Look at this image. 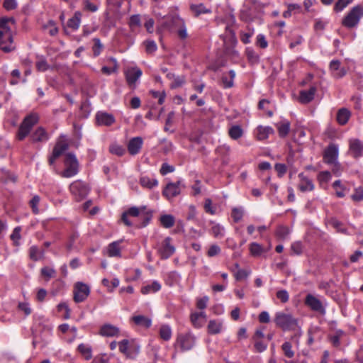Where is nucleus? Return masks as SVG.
<instances>
[{"label": "nucleus", "mask_w": 363, "mask_h": 363, "mask_svg": "<svg viewBox=\"0 0 363 363\" xmlns=\"http://www.w3.org/2000/svg\"><path fill=\"white\" fill-rule=\"evenodd\" d=\"M13 18L3 17L0 18V49L5 52H9L15 49L13 36L9 23H14Z\"/></svg>", "instance_id": "nucleus-1"}, {"label": "nucleus", "mask_w": 363, "mask_h": 363, "mask_svg": "<svg viewBox=\"0 0 363 363\" xmlns=\"http://www.w3.org/2000/svg\"><path fill=\"white\" fill-rule=\"evenodd\" d=\"M276 325L283 330H294L297 327V319L290 313L277 312L274 320Z\"/></svg>", "instance_id": "nucleus-2"}, {"label": "nucleus", "mask_w": 363, "mask_h": 363, "mask_svg": "<svg viewBox=\"0 0 363 363\" xmlns=\"http://www.w3.org/2000/svg\"><path fill=\"white\" fill-rule=\"evenodd\" d=\"M362 16L363 6L357 5L353 7L345 16L342 19V24L347 28H354L358 25Z\"/></svg>", "instance_id": "nucleus-3"}, {"label": "nucleus", "mask_w": 363, "mask_h": 363, "mask_svg": "<svg viewBox=\"0 0 363 363\" xmlns=\"http://www.w3.org/2000/svg\"><path fill=\"white\" fill-rule=\"evenodd\" d=\"M69 191L75 201H80L88 195L90 188L86 183L77 180L69 185Z\"/></svg>", "instance_id": "nucleus-4"}, {"label": "nucleus", "mask_w": 363, "mask_h": 363, "mask_svg": "<svg viewBox=\"0 0 363 363\" xmlns=\"http://www.w3.org/2000/svg\"><path fill=\"white\" fill-rule=\"evenodd\" d=\"M65 169L62 172L61 176L69 178L78 173V161L72 153H67L65 159Z\"/></svg>", "instance_id": "nucleus-5"}, {"label": "nucleus", "mask_w": 363, "mask_h": 363, "mask_svg": "<svg viewBox=\"0 0 363 363\" xmlns=\"http://www.w3.org/2000/svg\"><path fill=\"white\" fill-rule=\"evenodd\" d=\"M38 122V117L35 114L27 116L21 123L18 131V139L23 140L30 133L33 126Z\"/></svg>", "instance_id": "nucleus-6"}, {"label": "nucleus", "mask_w": 363, "mask_h": 363, "mask_svg": "<svg viewBox=\"0 0 363 363\" xmlns=\"http://www.w3.org/2000/svg\"><path fill=\"white\" fill-rule=\"evenodd\" d=\"M195 337L191 333H179L177 337L175 346H179L181 351L191 350L195 345Z\"/></svg>", "instance_id": "nucleus-7"}, {"label": "nucleus", "mask_w": 363, "mask_h": 363, "mask_svg": "<svg viewBox=\"0 0 363 363\" xmlns=\"http://www.w3.org/2000/svg\"><path fill=\"white\" fill-rule=\"evenodd\" d=\"M74 301L76 303L83 302L90 294L89 286L82 282H77L74 286Z\"/></svg>", "instance_id": "nucleus-8"}, {"label": "nucleus", "mask_w": 363, "mask_h": 363, "mask_svg": "<svg viewBox=\"0 0 363 363\" xmlns=\"http://www.w3.org/2000/svg\"><path fill=\"white\" fill-rule=\"evenodd\" d=\"M305 304L311 308V310L317 312L321 315H325L326 313L325 307L323 302L319 300L316 296L308 294L305 298Z\"/></svg>", "instance_id": "nucleus-9"}, {"label": "nucleus", "mask_w": 363, "mask_h": 363, "mask_svg": "<svg viewBox=\"0 0 363 363\" xmlns=\"http://www.w3.org/2000/svg\"><path fill=\"white\" fill-rule=\"evenodd\" d=\"M182 187H184L181 181L175 183L169 182L162 191V195L168 200L178 196L181 193Z\"/></svg>", "instance_id": "nucleus-10"}, {"label": "nucleus", "mask_w": 363, "mask_h": 363, "mask_svg": "<svg viewBox=\"0 0 363 363\" xmlns=\"http://www.w3.org/2000/svg\"><path fill=\"white\" fill-rule=\"evenodd\" d=\"M67 149L68 144L65 141L58 140L53 148L52 155L49 157L48 162L50 165H52L56 159L60 157Z\"/></svg>", "instance_id": "nucleus-11"}, {"label": "nucleus", "mask_w": 363, "mask_h": 363, "mask_svg": "<svg viewBox=\"0 0 363 363\" xmlns=\"http://www.w3.org/2000/svg\"><path fill=\"white\" fill-rule=\"evenodd\" d=\"M145 210V207H143L141 208H138L135 206L130 208L128 211H125L121 216V220L127 226L133 225V223L131 222L128 219V216L133 217H140L142 212Z\"/></svg>", "instance_id": "nucleus-12"}, {"label": "nucleus", "mask_w": 363, "mask_h": 363, "mask_svg": "<svg viewBox=\"0 0 363 363\" xmlns=\"http://www.w3.org/2000/svg\"><path fill=\"white\" fill-rule=\"evenodd\" d=\"M171 241L172 238L169 237H167L164 240L162 247L159 250L162 259H167L174 254L175 248L172 245H171Z\"/></svg>", "instance_id": "nucleus-13"}, {"label": "nucleus", "mask_w": 363, "mask_h": 363, "mask_svg": "<svg viewBox=\"0 0 363 363\" xmlns=\"http://www.w3.org/2000/svg\"><path fill=\"white\" fill-rule=\"evenodd\" d=\"M338 155V149L334 144L330 145L324 152L323 160L325 163L336 164Z\"/></svg>", "instance_id": "nucleus-14"}, {"label": "nucleus", "mask_w": 363, "mask_h": 363, "mask_svg": "<svg viewBox=\"0 0 363 363\" xmlns=\"http://www.w3.org/2000/svg\"><path fill=\"white\" fill-rule=\"evenodd\" d=\"M142 70L138 67H129L125 71L126 81L129 86L135 84L137 80L141 77Z\"/></svg>", "instance_id": "nucleus-15"}, {"label": "nucleus", "mask_w": 363, "mask_h": 363, "mask_svg": "<svg viewBox=\"0 0 363 363\" xmlns=\"http://www.w3.org/2000/svg\"><path fill=\"white\" fill-rule=\"evenodd\" d=\"M96 122L99 125L110 126L114 123L115 118L111 113L99 111L96 114Z\"/></svg>", "instance_id": "nucleus-16"}, {"label": "nucleus", "mask_w": 363, "mask_h": 363, "mask_svg": "<svg viewBox=\"0 0 363 363\" xmlns=\"http://www.w3.org/2000/svg\"><path fill=\"white\" fill-rule=\"evenodd\" d=\"M350 151L352 156L355 159L363 156V143L359 139L350 140Z\"/></svg>", "instance_id": "nucleus-17"}, {"label": "nucleus", "mask_w": 363, "mask_h": 363, "mask_svg": "<svg viewBox=\"0 0 363 363\" xmlns=\"http://www.w3.org/2000/svg\"><path fill=\"white\" fill-rule=\"evenodd\" d=\"M184 19L179 16H172L166 19L163 23V26L168 29H177L184 23Z\"/></svg>", "instance_id": "nucleus-18"}, {"label": "nucleus", "mask_w": 363, "mask_h": 363, "mask_svg": "<svg viewBox=\"0 0 363 363\" xmlns=\"http://www.w3.org/2000/svg\"><path fill=\"white\" fill-rule=\"evenodd\" d=\"M143 138L141 137H135L130 140L128 144V150L132 155H137L143 145Z\"/></svg>", "instance_id": "nucleus-19"}, {"label": "nucleus", "mask_w": 363, "mask_h": 363, "mask_svg": "<svg viewBox=\"0 0 363 363\" xmlns=\"http://www.w3.org/2000/svg\"><path fill=\"white\" fill-rule=\"evenodd\" d=\"M299 178L301 179L300 184H298V189L301 191H311L313 190L314 185L312 181L304 177L303 173L298 174Z\"/></svg>", "instance_id": "nucleus-20"}, {"label": "nucleus", "mask_w": 363, "mask_h": 363, "mask_svg": "<svg viewBox=\"0 0 363 363\" xmlns=\"http://www.w3.org/2000/svg\"><path fill=\"white\" fill-rule=\"evenodd\" d=\"M223 323L218 320H211L208 324V333L211 335L218 334L221 332Z\"/></svg>", "instance_id": "nucleus-21"}, {"label": "nucleus", "mask_w": 363, "mask_h": 363, "mask_svg": "<svg viewBox=\"0 0 363 363\" xmlns=\"http://www.w3.org/2000/svg\"><path fill=\"white\" fill-rule=\"evenodd\" d=\"M31 138L34 142H43L48 140L49 136L43 128L39 127L32 134Z\"/></svg>", "instance_id": "nucleus-22"}, {"label": "nucleus", "mask_w": 363, "mask_h": 363, "mask_svg": "<svg viewBox=\"0 0 363 363\" xmlns=\"http://www.w3.org/2000/svg\"><path fill=\"white\" fill-rule=\"evenodd\" d=\"M132 320L134 323L140 327L148 328L151 326V319L142 315H135L132 318Z\"/></svg>", "instance_id": "nucleus-23"}, {"label": "nucleus", "mask_w": 363, "mask_h": 363, "mask_svg": "<svg viewBox=\"0 0 363 363\" xmlns=\"http://www.w3.org/2000/svg\"><path fill=\"white\" fill-rule=\"evenodd\" d=\"M316 89L315 87H311L308 91H301L299 101L302 104H307L313 100Z\"/></svg>", "instance_id": "nucleus-24"}, {"label": "nucleus", "mask_w": 363, "mask_h": 363, "mask_svg": "<svg viewBox=\"0 0 363 363\" xmlns=\"http://www.w3.org/2000/svg\"><path fill=\"white\" fill-rule=\"evenodd\" d=\"M119 333L118 328L111 325L106 324L101 328L100 334L103 336L113 337Z\"/></svg>", "instance_id": "nucleus-25"}, {"label": "nucleus", "mask_w": 363, "mask_h": 363, "mask_svg": "<svg viewBox=\"0 0 363 363\" xmlns=\"http://www.w3.org/2000/svg\"><path fill=\"white\" fill-rule=\"evenodd\" d=\"M351 116L350 111L345 108H340L337 113V121L340 125H345Z\"/></svg>", "instance_id": "nucleus-26"}, {"label": "nucleus", "mask_w": 363, "mask_h": 363, "mask_svg": "<svg viewBox=\"0 0 363 363\" xmlns=\"http://www.w3.org/2000/svg\"><path fill=\"white\" fill-rule=\"evenodd\" d=\"M257 130V138L259 140H265L269 137V135L274 133V130L269 126H259Z\"/></svg>", "instance_id": "nucleus-27"}, {"label": "nucleus", "mask_w": 363, "mask_h": 363, "mask_svg": "<svg viewBox=\"0 0 363 363\" xmlns=\"http://www.w3.org/2000/svg\"><path fill=\"white\" fill-rule=\"evenodd\" d=\"M121 241H115L110 243L108 246V255L109 257H121Z\"/></svg>", "instance_id": "nucleus-28"}, {"label": "nucleus", "mask_w": 363, "mask_h": 363, "mask_svg": "<svg viewBox=\"0 0 363 363\" xmlns=\"http://www.w3.org/2000/svg\"><path fill=\"white\" fill-rule=\"evenodd\" d=\"M161 285L157 281H154L151 284L146 285L141 289V292L143 294H148L150 293H155L160 290Z\"/></svg>", "instance_id": "nucleus-29"}, {"label": "nucleus", "mask_w": 363, "mask_h": 363, "mask_svg": "<svg viewBox=\"0 0 363 363\" xmlns=\"http://www.w3.org/2000/svg\"><path fill=\"white\" fill-rule=\"evenodd\" d=\"M160 221L164 228H170L174 225L175 219L173 216L165 214L160 216Z\"/></svg>", "instance_id": "nucleus-30"}, {"label": "nucleus", "mask_w": 363, "mask_h": 363, "mask_svg": "<svg viewBox=\"0 0 363 363\" xmlns=\"http://www.w3.org/2000/svg\"><path fill=\"white\" fill-rule=\"evenodd\" d=\"M190 9L194 13L195 16H199L202 13H211V10L206 9L203 4H191L190 6Z\"/></svg>", "instance_id": "nucleus-31"}, {"label": "nucleus", "mask_w": 363, "mask_h": 363, "mask_svg": "<svg viewBox=\"0 0 363 363\" xmlns=\"http://www.w3.org/2000/svg\"><path fill=\"white\" fill-rule=\"evenodd\" d=\"M212 224L211 233L216 238H221L224 236V228L220 224L211 221Z\"/></svg>", "instance_id": "nucleus-32"}, {"label": "nucleus", "mask_w": 363, "mask_h": 363, "mask_svg": "<svg viewBox=\"0 0 363 363\" xmlns=\"http://www.w3.org/2000/svg\"><path fill=\"white\" fill-rule=\"evenodd\" d=\"M81 16L80 12H75L74 16L67 21V26L73 30H77L79 26Z\"/></svg>", "instance_id": "nucleus-33"}, {"label": "nucleus", "mask_w": 363, "mask_h": 363, "mask_svg": "<svg viewBox=\"0 0 363 363\" xmlns=\"http://www.w3.org/2000/svg\"><path fill=\"white\" fill-rule=\"evenodd\" d=\"M152 215L150 212H145L143 211L140 218L142 220V222L138 224H135V226L138 228H144L148 225L150 221L151 220Z\"/></svg>", "instance_id": "nucleus-34"}, {"label": "nucleus", "mask_w": 363, "mask_h": 363, "mask_svg": "<svg viewBox=\"0 0 363 363\" xmlns=\"http://www.w3.org/2000/svg\"><path fill=\"white\" fill-rule=\"evenodd\" d=\"M77 350L84 357L86 360H89L92 357L91 347L82 343L79 345Z\"/></svg>", "instance_id": "nucleus-35"}, {"label": "nucleus", "mask_w": 363, "mask_h": 363, "mask_svg": "<svg viewBox=\"0 0 363 363\" xmlns=\"http://www.w3.org/2000/svg\"><path fill=\"white\" fill-rule=\"evenodd\" d=\"M79 235L77 232H72L69 235L66 247L68 251H71L76 247V242L78 240Z\"/></svg>", "instance_id": "nucleus-36"}, {"label": "nucleus", "mask_w": 363, "mask_h": 363, "mask_svg": "<svg viewBox=\"0 0 363 363\" xmlns=\"http://www.w3.org/2000/svg\"><path fill=\"white\" fill-rule=\"evenodd\" d=\"M242 133V129L239 125H233L229 129V135L233 140L240 138Z\"/></svg>", "instance_id": "nucleus-37"}, {"label": "nucleus", "mask_w": 363, "mask_h": 363, "mask_svg": "<svg viewBox=\"0 0 363 363\" xmlns=\"http://www.w3.org/2000/svg\"><path fill=\"white\" fill-rule=\"evenodd\" d=\"M140 182L143 186L147 187L148 189H152L154 186H157V184H158V182L157 179H151L147 177H141Z\"/></svg>", "instance_id": "nucleus-38"}, {"label": "nucleus", "mask_w": 363, "mask_h": 363, "mask_svg": "<svg viewBox=\"0 0 363 363\" xmlns=\"http://www.w3.org/2000/svg\"><path fill=\"white\" fill-rule=\"evenodd\" d=\"M277 127H278L279 136L281 138H284L289 133L290 123L289 121H285L282 123L278 124Z\"/></svg>", "instance_id": "nucleus-39"}, {"label": "nucleus", "mask_w": 363, "mask_h": 363, "mask_svg": "<svg viewBox=\"0 0 363 363\" xmlns=\"http://www.w3.org/2000/svg\"><path fill=\"white\" fill-rule=\"evenodd\" d=\"M160 335L164 340H169L172 336V331L169 326L162 325L160 330Z\"/></svg>", "instance_id": "nucleus-40"}, {"label": "nucleus", "mask_w": 363, "mask_h": 363, "mask_svg": "<svg viewBox=\"0 0 363 363\" xmlns=\"http://www.w3.org/2000/svg\"><path fill=\"white\" fill-rule=\"evenodd\" d=\"M109 151L111 153L117 156H122L125 152V148L118 144H112L110 145Z\"/></svg>", "instance_id": "nucleus-41"}, {"label": "nucleus", "mask_w": 363, "mask_h": 363, "mask_svg": "<svg viewBox=\"0 0 363 363\" xmlns=\"http://www.w3.org/2000/svg\"><path fill=\"white\" fill-rule=\"evenodd\" d=\"M290 233L289 228L286 226H279L276 232V235L280 240H285Z\"/></svg>", "instance_id": "nucleus-42"}, {"label": "nucleus", "mask_w": 363, "mask_h": 363, "mask_svg": "<svg viewBox=\"0 0 363 363\" xmlns=\"http://www.w3.org/2000/svg\"><path fill=\"white\" fill-rule=\"evenodd\" d=\"M281 349L286 357L292 358L294 356V352L292 350V345L289 342H285L282 345Z\"/></svg>", "instance_id": "nucleus-43"}, {"label": "nucleus", "mask_w": 363, "mask_h": 363, "mask_svg": "<svg viewBox=\"0 0 363 363\" xmlns=\"http://www.w3.org/2000/svg\"><path fill=\"white\" fill-rule=\"evenodd\" d=\"M29 255L31 259L37 261L41 258L43 255V252H40L36 246H32L29 250Z\"/></svg>", "instance_id": "nucleus-44"}, {"label": "nucleus", "mask_w": 363, "mask_h": 363, "mask_svg": "<svg viewBox=\"0 0 363 363\" xmlns=\"http://www.w3.org/2000/svg\"><path fill=\"white\" fill-rule=\"evenodd\" d=\"M250 251L253 256H259L263 252L264 250L258 243L252 242L250 245Z\"/></svg>", "instance_id": "nucleus-45"}, {"label": "nucleus", "mask_w": 363, "mask_h": 363, "mask_svg": "<svg viewBox=\"0 0 363 363\" xmlns=\"http://www.w3.org/2000/svg\"><path fill=\"white\" fill-rule=\"evenodd\" d=\"M21 227H16L13 230L10 238L11 240L13 242V245L18 246L19 245V240L21 239Z\"/></svg>", "instance_id": "nucleus-46"}, {"label": "nucleus", "mask_w": 363, "mask_h": 363, "mask_svg": "<svg viewBox=\"0 0 363 363\" xmlns=\"http://www.w3.org/2000/svg\"><path fill=\"white\" fill-rule=\"evenodd\" d=\"M94 45L93 46V54L94 57H97L100 55L102 49H103V45L101 43L100 39L99 38H94Z\"/></svg>", "instance_id": "nucleus-47"}, {"label": "nucleus", "mask_w": 363, "mask_h": 363, "mask_svg": "<svg viewBox=\"0 0 363 363\" xmlns=\"http://www.w3.org/2000/svg\"><path fill=\"white\" fill-rule=\"evenodd\" d=\"M352 1V0H337L334 6V10L336 12H340L342 11Z\"/></svg>", "instance_id": "nucleus-48"}, {"label": "nucleus", "mask_w": 363, "mask_h": 363, "mask_svg": "<svg viewBox=\"0 0 363 363\" xmlns=\"http://www.w3.org/2000/svg\"><path fill=\"white\" fill-rule=\"evenodd\" d=\"M140 18L139 15H133L129 20V26L132 30L140 26Z\"/></svg>", "instance_id": "nucleus-49"}, {"label": "nucleus", "mask_w": 363, "mask_h": 363, "mask_svg": "<svg viewBox=\"0 0 363 363\" xmlns=\"http://www.w3.org/2000/svg\"><path fill=\"white\" fill-rule=\"evenodd\" d=\"M185 81L186 79L184 76H175L174 78V82L171 84V88L177 89L180 87L185 83Z\"/></svg>", "instance_id": "nucleus-50"}, {"label": "nucleus", "mask_w": 363, "mask_h": 363, "mask_svg": "<svg viewBox=\"0 0 363 363\" xmlns=\"http://www.w3.org/2000/svg\"><path fill=\"white\" fill-rule=\"evenodd\" d=\"M40 201V197L38 196L35 195L32 198V199L29 202L30 206L32 208V211L35 214H37L39 212V210L38 208V205L39 204Z\"/></svg>", "instance_id": "nucleus-51"}, {"label": "nucleus", "mask_w": 363, "mask_h": 363, "mask_svg": "<svg viewBox=\"0 0 363 363\" xmlns=\"http://www.w3.org/2000/svg\"><path fill=\"white\" fill-rule=\"evenodd\" d=\"M232 217L235 223L240 221L243 216V210L240 208H234L232 211Z\"/></svg>", "instance_id": "nucleus-52"}, {"label": "nucleus", "mask_w": 363, "mask_h": 363, "mask_svg": "<svg viewBox=\"0 0 363 363\" xmlns=\"http://www.w3.org/2000/svg\"><path fill=\"white\" fill-rule=\"evenodd\" d=\"M140 352V347L136 345L130 346L129 353L128 354V358L135 359L138 356Z\"/></svg>", "instance_id": "nucleus-53"}, {"label": "nucleus", "mask_w": 363, "mask_h": 363, "mask_svg": "<svg viewBox=\"0 0 363 363\" xmlns=\"http://www.w3.org/2000/svg\"><path fill=\"white\" fill-rule=\"evenodd\" d=\"M128 340H123L121 342H119V350L121 352L123 353L126 355L128 357V354L129 353V348L128 346Z\"/></svg>", "instance_id": "nucleus-54"}, {"label": "nucleus", "mask_w": 363, "mask_h": 363, "mask_svg": "<svg viewBox=\"0 0 363 363\" xmlns=\"http://www.w3.org/2000/svg\"><path fill=\"white\" fill-rule=\"evenodd\" d=\"M277 297L279 299L282 303H286L289 301V295L287 291L283 289L279 290L277 292Z\"/></svg>", "instance_id": "nucleus-55"}, {"label": "nucleus", "mask_w": 363, "mask_h": 363, "mask_svg": "<svg viewBox=\"0 0 363 363\" xmlns=\"http://www.w3.org/2000/svg\"><path fill=\"white\" fill-rule=\"evenodd\" d=\"M255 341V349L257 352H262L266 350L267 345L261 340H254Z\"/></svg>", "instance_id": "nucleus-56"}, {"label": "nucleus", "mask_w": 363, "mask_h": 363, "mask_svg": "<svg viewBox=\"0 0 363 363\" xmlns=\"http://www.w3.org/2000/svg\"><path fill=\"white\" fill-rule=\"evenodd\" d=\"M340 61L337 60H333L330 62L329 69L333 76V73H335L337 71L342 68L340 67Z\"/></svg>", "instance_id": "nucleus-57"}, {"label": "nucleus", "mask_w": 363, "mask_h": 363, "mask_svg": "<svg viewBox=\"0 0 363 363\" xmlns=\"http://www.w3.org/2000/svg\"><path fill=\"white\" fill-rule=\"evenodd\" d=\"M205 211L208 213L213 215L216 213L215 208L212 206V201L210 199H206L204 203Z\"/></svg>", "instance_id": "nucleus-58"}, {"label": "nucleus", "mask_w": 363, "mask_h": 363, "mask_svg": "<svg viewBox=\"0 0 363 363\" xmlns=\"http://www.w3.org/2000/svg\"><path fill=\"white\" fill-rule=\"evenodd\" d=\"M351 198L354 201H362L363 200V188L356 189L354 193L351 196Z\"/></svg>", "instance_id": "nucleus-59"}, {"label": "nucleus", "mask_w": 363, "mask_h": 363, "mask_svg": "<svg viewBox=\"0 0 363 363\" xmlns=\"http://www.w3.org/2000/svg\"><path fill=\"white\" fill-rule=\"evenodd\" d=\"M147 52L152 53L157 50V45L153 40H147L145 42Z\"/></svg>", "instance_id": "nucleus-60"}, {"label": "nucleus", "mask_w": 363, "mask_h": 363, "mask_svg": "<svg viewBox=\"0 0 363 363\" xmlns=\"http://www.w3.org/2000/svg\"><path fill=\"white\" fill-rule=\"evenodd\" d=\"M55 274V269H53L52 268L45 267H43L41 269V274L43 277H47L48 279L52 277Z\"/></svg>", "instance_id": "nucleus-61"}, {"label": "nucleus", "mask_w": 363, "mask_h": 363, "mask_svg": "<svg viewBox=\"0 0 363 363\" xmlns=\"http://www.w3.org/2000/svg\"><path fill=\"white\" fill-rule=\"evenodd\" d=\"M174 171V167L173 166L169 165L167 163H163L160 172L162 175H166L167 174L172 172Z\"/></svg>", "instance_id": "nucleus-62"}, {"label": "nucleus", "mask_w": 363, "mask_h": 363, "mask_svg": "<svg viewBox=\"0 0 363 363\" xmlns=\"http://www.w3.org/2000/svg\"><path fill=\"white\" fill-rule=\"evenodd\" d=\"M36 67L38 71L45 72L49 69L50 66L45 60H40L36 62Z\"/></svg>", "instance_id": "nucleus-63"}, {"label": "nucleus", "mask_w": 363, "mask_h": 363, "mask_svg": "<svg viewBox=\"0 0 363 363\" xmlns=\"http://www.w3.org/2000/svg\"><path fill=\"white\" fill-rule=\"evenodd\" d=\"M177 30V35L180 39L184 40L188 37L185 23H183L182 26L179 27Z\"/></svg>", "instance_id": "nucleus-64"}]
</instances>
